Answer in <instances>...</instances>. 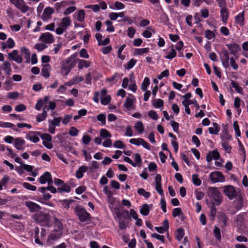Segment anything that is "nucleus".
Here are the masks:
<instances>
[{
    "label": "nucleus",
    "instance_id": "f257e3e1",
    "mask_svg": "<svg viewBox=\"0 0 248 248\" xmlns=\"http://www.w3.org/2000/svg\"><path fill=\"white\" fill-rule=\"evenodd\" d=\"M33 218L38 224L42 226L49 227L51 226V218L49 214L38 212L34 215Z\"/></svg>",
    "mask_w": 248,
    "mask_h": 248
},
{
    "label": "nucleus",
    "instance_id": "f03ea898",
    "mask_svg": "<svg viewBox=\"0 0 248 248\" xmlns=\"http://www.w3.org/2000/svg\"><path fill=\"white\" fill-rule=\"evenodd\" d=\"M75 212L81 222H87L91 221V215L82 206L79 205H77L75 208Z\"/></svg>",
    "mask_w": 248,
    "mask_h": 248
},
{
    "label": "nucleus",
    "instance_id": "7ed1b4c3",
    "mask_svg": "<svg viewBox=\"0 0 248 248\" xmlns=\"http://www.w3.org/2000/svg\"><path fill=\"white\" fill-rule=\"evenodd\" d=\"M75 56H71L62 62L61 73H63L65 76L67 75L71 69L74 67L76 64V62L74 61Z\"/></svg>",
    "mask_w": 248,
    "mask_h": 248
},
{
    "label": "nucleus",
    "instance_id": "20e7f679",
    "mask_svg": "<svg viewBox=\"0 0 248 248\" xmlns=\"http://www.w3.org/2000/svg\"><path fill=\"white\" fill-rule=\"evenodd\" d=\"M208 195L212 198L216 205H219L223 201L222 196L218 189L216 187H210L208 189Z\"/></svg>",
    "mask_w": 248,
    "mask_h": 248
},
{
    "label": "nucleus",
    "instance_id": "39448f33",
    "mask_svg": "<svg viewBox=\"0 0 248 248\" xmlns=\"http://www.w3.org/2000/svg\"><path fill=\"white\" fill-rule=\"evenodd\" d=\"M10 2L22 13H25L29 10L30 7L26 4L24 0H10Z\"/></svg>",
    "mask_w": 248,
    "mask_h": 248
},
{
    "label": "nucleus",
    "instance_id": "423d86ee",
    "mask_svg": "<svg viewBox=\"0 0 248 248\" xmlns=\"http://www.w3.org/2000/svg\"><path fill=\"white\" fill-rule=\"evenodd\" d=\"M224 193L230 200H232L236 197L237 193L232 186L228 185L225 186L223 190Z\"/></svg>",
    "mask_w": 248,
    "mask_h": 248
},
{
    "label": "nucleus",
    "instance_id": "0eeeda50",
    "mask_svg": "<svg viewBox=\"0 0 248 248\" xmlns=\"http://www.w3.org/2000/svg\"><path fill=\"white\" fill-rule=\"evenodd\" d=\"M209 177L211 181L214 183L223 182L224 181V176L222 173L219 171H214L211 172L210 174Z\"/></svg>",
    "mask_w": 248,
    "mask_h": 248
},
{
    "label": "nucleus",
    "instance_id": "6e6552de",
    "mask_svg": "<svg viewBox=\"0 0 248 248\" xmlns=\"http://www.w3.org/2000/svg\"><path fill=\"white\" fill-rule=\"evenodd\" d=\"M39 40L46 44H51L54 42L53 35L49 33H43L39 37Z\"/></svg>",
    "mask_w": 248,
    "mask_h": 248
},
{
    "label": "nucleus",
    "instance_id": "1a4fd4ad",
    "mask_svg": "<svg viewBox=\"0 0 248 248\" xmlns=\"http://www.w3.org/2000/svg\"><path fill=\"white\" fill-rule=\"evenodd\" d=\"M8 58L11 61H14L18 63H22L23 60L21 56L18 55L17 50H14L11 53L8 54Z\"/></svg>",
    "mask_w": 248,
    "mask_h": 248
},
{
    "label": "nucleus",
    "instance_id": "9d476101",
    "mask_svg": "<svg viewBox=\"0 0 248 248\" xmlns=\"http://www.w3.org/2000/svg\"><path fill=\"white\" fill-rule=\"evenodd\" d=\"M54 12V10L52 8L47 7L46 8L42 14L41 18L44 21H47L48 19L51 18V15Z\"/></svg>",
    "mask_w": 248,
    "mask_h": 248
},
{
    "label": "nucleus",
    "instance_id": "9b49d317",
    "mask_svg": "<svg viewBox=\"0 0 248 248\" xmlns=\"http://www.w3.org/2000/svg\"><path fill=\"white\" fill-rule=\"evenodd\" d=\"M25 205L28 207L31 212H37L41 209V207L40 205L31 201L25 202Z\"/></svg>",
    "mask_w": 248,
    "mask_h": 248
},
{
    "label": "nucleus",
    "instance_id": "f8f14e48",
    "mask_svg": "<svg viewBox=\"0 0 248 248\" xmlns=\"http://www.w3.org/2000/svg\"><path fill=\"white\" fill-rule=\"evenodd\" d=\"M222 53L223 54V56L221 58V62L223 66L225 68H227L229 67V53L226 50H223L222 51Z\"/></svg>",
    "mask_w": 248,
    "mask_h": 248
},
{
    "label": "nucleus",
    "instance_id": "ddd939ff",
    "mask_svg": "<svg viewBox=\"0 0 248 248\" xmlns=\"http://www.w3.org/2000/svg\"><path fill=\"white\" fill-rule=\"evenodd\" d=\"M49 99V96H44L43 99H39L35 106V108L37 110H40L43 105L45 104H46L47 101Z\"/></svg>",
    "mask_w": 248,
    "mask_h": 248
},
{
    "label": "nucleus",
    "instance_id": "4468645a",
    "mask_svg": "<svg viewBox=\"0 0 248 248\" xmlns=\"http://www.w3.org/2000/svg\"><path fill=\"white\" fill-rule=\"evenodd\" d=\"M163 226L161 227H155V230L160 233H164L165 231H167L169 230V223L168 219H165L164 220L163 223Z\"/></svg>",
    "mask_w": 248,
    "mask_h": 248
},
{
    "label": "nucleus",
    "instance_id": "2eb2a0df",
    "mask_svg": "<svg viewBox=\"0 0 248 248\" xmlns=\"http://www.w3.org/2000/svg\"><path fill=\"white\" fill-rule=\"evenodd\" d=\"M51 66L49 64H46L43 66L41 75L45 78H48L50 76V70Z\"/></svg>",
    "mask_w": 248,
    "mask_h": 248
},
{
    "label": "nucleus",
    "instance_id": "dca6fc26",
    "mask_svg": "<svg viewBox=\"0 0 248 248\" xmlns=\"http://www.w3.org/2000/svg\"><path fill=\"white\" fill-rule=\"evenodd\" d=\"M219 222L220 223L221 227L224 228L227 226V222L228 220V218L224 213L220 214L218 217Z\"/></svg>",
    "mask_w": 248,
    "mask_h": 248
},
{
    "label": "nucleus",
    "instance_id": "f3484780",
    "mask_svg": "<svg viewBox=\"0 0 248 248\" xmlns=\"http://www.w3.org/2000/svg\"><path fill=\"white\" fill-rule=\"evenodd\" d=\"M226 46L230 51L231 54L233 55H235L236 52L241 49L240 46L237 44H227Z\"/></svg>",
    "mask_w": 248,
    "mask_h": 248
},
{
    "label": "nucleus",
    "instance_id": "a211bd4d",
    "mask_svg": "<svg viewBox=\"0 0 248 248\" xmlns=\"http://www.w3.org/2000/svg\"><path fill=\"white\" fill-rule=\"evenodd\" d=\"M14 145L16 149L18 150L23 149V146L25 142V140L23 139L20 138H17L14 140Z\"/></svg>",
    "mask_w": 248,
    "mask_h": 248
},
{
    "label": "nucleus",
    "instance_id": "6ab92c4d",
    "mask_svg": "<svg viewBox=\"0 0 248 248\" xmlns=\"http://www.w3.org/2000/svg\"><path fill=\"white\" fill-rule=\"evenodd\" d=\"M220 15L223 22L226 24L229 17L228 10L226 7L221 8Z\"/></svg>",
    "mask_w": 248,
    "mask_h": 248
},
{
    "label": "nucleus",
    "instance_id": "aec40b11",
    "mask_svg": "<svg viewBox=\"0 0 248 248\" xmlns=\"http://www.w3.org/2000/svg\"><path fill=\"white\" fill-rule=\"evenodd\" d=\"M20 50L22 55L26 59V63H29L30 62V55L31 53L29 50L26 47L23 46L20 48Z\"/></svg>",
    "mask_w": 248,
    "mask_h": 248
},
{
    "label": "nucleus",
    "instance_id": "412c9836",
    "mask_svg": "<svg viewBox=\"0 0 248 248\" xmlns=\"http://www.w3.org/2000/svg\"><path fill=\"white\" fill-rule=\"evenodd\" d=\"M88 169V168L85 166H81L76 172V176L78 179H81L83 176V173Z\"/></svg>",
    "mask_w": 248,
    "mask_h": 248
},
{
    "label": "nucleus",
    "instance_id": "4be33fe9",
    "mask_svg": "<svg viewBox=\"0 0 248 248\" xmlns=\"http://www.w3.org/2000/svg\"><path fill=\"white\" fill-rule=\"evenodd\" d=\"M117 217L119 218L120 219L123 218L124 219H127L128 218H130V217L129 216V213L127 210H124L122 211H119L116 213Z\"/></svg>",
    "mask_w": 248,
    "mask_h": 248
},
{
    "label": "nucleus",
    "instance_id": "5701e85b",
    "mask_svg": "<svg viewBox=\"0 0 248 248\" xmlns=\"http://www.w3.org/2000/svg\"><path fill=\"white\" fill-rule=\"evenodd\" d=\"M194 104V106L197 109H199L200 106L196 100H184L182 101V104L185 108L189 107V105Z\"/></svg>",
    "mask_w": 248,
    "mask_h": 248
},
{
    "label": "nucleus",
    "instance_id": "b1692460",
    "mask_svg": "<svg viewBox=\"0 0 248 248\" xmlns=\"http://www.w3.org/2000/svg\"><path fill=\"white\" fill-rule=\"evenodd\" d=\"M57 189L58 192L62 193L64 192H69L70 191L71 188L69 185L64 183L60 186H59Z\"/></svg>",
    "mask_w": 248,
    "mask_h": 248
},
{
    "label": "nucleus",
    "instance_id": "393cba45",
    "mask_svg": "<svg viewBox=\"0 0 248 248\" xmlns=\"http://www.w3.org/2000/svg\"><path fill=\"white\" fill-rule=\"evenodd\" d=\"M235 21L237 24L241 26L244 25V11L239 14L235 17Z\"/></svg>",
    "mask_w": 248,
    "mask_h": 248
},
{
    "label": "nucleus",
    "instance_id": "a878e982",
    "mask_svg": "<svg viewBox=\"0 0 248 248\" xmlns=\"http://www.w3.org/2000/svg\"><path fill=\"white\" fill-rule=\"evenodd\" d=\"M45 108H46V106H44L42 113L37 115L36 117L37 122H41L46 119L47 117V111L45 110Z\"/></svg>",
    "mask_w": 248,
    "mask_h": 248
},
{
    "label": "nucleus",
    "instance_id": "bb28decb",
    "mask_svg": "<svg viewBox=\"0 0 248 248\" xmlns=\"http://www.w3.org/2000/svg\"><path fill=\"white\" fill-rule=\"evenodd\" d=\"M213 125L214 127H209L208 130L210 134L217 135L220 130V127L216 123H213Z\"/></svg>",
    "mask_w": 248,
    "mask_h": 248
},
{
    "label": "nucleus",
    "instance_id": "cd10ccee",
    "mask_svg": "<svg viewBox=\"0 0 248 248\" xmlns=\"http://www.w3.org/2000/svg\"><path fill=\"white\" fill-rule=\"evenodd\" d=\"M51 177V174L48 171L45 172L39 178V181L41 184H45L48 179Z\"/></svg>",
    "mask_w": 248,
    "mask_h": 248
},
{
    "label": "nucleus",
    "instance_id": "c85d7f7f",
    "mask_svg": "<svg viewBox=\"0 0 248 248\" xmlns=\"http://www.w3.org/2000/svg\"><path fill=\"white\" fill-rule=\"evenodd\" d=\"M216 204L215 202H212L210 207V220H214L217 213V208L216 207Z\"/></svg>",
    "mask_w": 248,
    "mask_h": 248
},
{
    "label": "nucleus",
    "instance_id": "c756f323",
    "mask_svg": "<svg viewBox=\"0 0 248 248\" xmlns=\"http://www.w3.org/2000/svg\"><path fill=\"white\" fill-rule=\"evenodd\" d=\"M0 127L11 128L15 131H18V129L16 128L15 125L11 123L2 122L0 121Z\"/></svg>",
    "mask_w": 248,
    "mask_h": 248
},
{
    "label": "nucleus",
    "instance_id": "7c9ffc66",
    "mask_svg": "<svg viewBox=\"0 0 248 248\" xmlns=\"http://www.w3.org/2000/svg\"><path fill=\"white\" fill-rule=\"evenodd\" d=\"M78 68L79 69H82L84 67L86 68L90 66V62L84 60H78Z\"/></svg>",
    "mask_w": 248,
    "mask_h": 248
},
{
    "label": "nucleus",
    "instance_id": "2f4dec72",
    "mask_svg": "<svg viewBox=\"0 0 248 248\" xmlns=\"http://www.w3.org/2000/svg\"><path fill=\"white\" fill-rule=\"evenodd\" d=\"M149 212V205L147 204H143L140 209V213L143 216H147Z\"/></svg>",
    "mask_w": 248,
    "mask_h": 248
},
{
    "label": "nucleus",
    "instance_id": "473e14b6",
    "mask_svg": "<svg viewBox=\"0 0 248 248\" xmlns=\"http://www.w3.org/2000/svg\"><path fill=\"white\" fill-rule=\"evenodd\" d=\"M176 232H177L175 237L178 241H181L182 240L185 234L184 230L183 228H181L178 229Z\"/></svg>",
    "mask_w": 248,
    "mask_h": 248
},
{
    "label": "nucleus",
    "instance_id": "72a5a7b5",
    "mask_svg": "<svg viewBox=\"0 0 248 248\" xmlns=\"http://www.w3.org/2000/svg\"><path fill=\"white\" fill-rule=\"evenodd\" d=\"M85 16V11L83 9L79 10L77 13V18L79 22H83Z\"/></svg>",
    "mask_w": 248,
    "mask_h": 248
},
{
    "label": "nucleus",
    "instance_id": "f704fd0d",
    "mask_svg": "<svg viewBox=\"0 0 248 248\" xmlns=\"http://www.w3.org/2000/svg\"><path fill=\"white\" fill-rule=\"evenodd\" d=\"M3 70L5 71V73L7 75H10L11 71V66L10 63L8 61L4 62L3 63Z\"/></svg>",
    "mask_w": 248,
    "mask_h": 248
},
{
    "label": "nucleus",
    "instance_id": "c9c22d12",
    "mask_svg": "<svg viewBox=\"0 0 248 248\" xmlns=\"http://www.w3.org/2000/svg\"><path fill=\"white\" fill-rule=\"evenodd\" d=\"M149 51V48H136L134 50V54L137 55H141L144 53H148Z\"/></svg>",
    "mask_w": 248,
    "mask_h": 248
},
{
    "label": "nucleus",
    "instance_id": "e433bc0d",
    "mask_svg": "<svg viewBox=\"0 0 248 248\" xmlns=\"http://www.w3.org/2000/svg\"><path fill=\"white\" fill-rule=\"evenodd\" d=\"M231 85H232V86L235 89L236 92H237L238 93H240L241 94L243 93V92H242L243 89L242 87H240L238 85V84L237 82H236L234 80H232Z\"/></svg>",
    "mask_w": 248,
    "mask_h": 248
},
{
    "label": "nucleus",
    "instance_id": "4c0bfd02",
    "mask_svg": "<svg viewBox=\"0 0 248 248\" xmlns=\"http://www.w3.org/2000/svg\"><path fill=\"white\" fill-rule=\"evenodd\" d=\"M135 128L139 133H141L144 131V126L143 124L140 121L137 122L135 125Z\"/></svg>",
    "mask_w": 248,
    "mask_h": 248
},
{
    "label": "nucleus",
    "instance_id": "58836bf2",
    "mask_svg": "<svg viewBox=\"0 0 248 248\" xmlns=\"http://www.w3.org/2000/svg\"><path fill=\"white\" fill-rule=\"evenodd\" d=\"M137 192L139 194L143 196L146 198H149L151 195L150 193L149 192L146 191L142 188H139L137 190Z\"/></svg>",
    "mask_w": 248,
    "mask_h": 248
},
{
    "label": "nucleus",
    "instance_id": "ea45409f",
    "mask_svg": "<svg viewBox=\"0 0 248 248\" xmlns=\"http://www.w3.org/2000/svg\"><path fill=\"white\" fill-rule=\"evenodd\" d=\"M149 84H150V79L149 78L146 77L144 78V81L141 84V90L143 91H146L147 87L149 85Z\"/></svg>",
    "mask_w": 248,
    "mask_h": 248
},
{
    "label": "nucleus",
    "instance_id": "a19ab883",
    "mask_svg": "<svg viewBox=\"0 0 248 248\" xmlns=\"http://www.w3.org/2000/svg\"><path fill=\"white\" fill-rule=\"evenodd\" d=\"M136 62V60L131 59L127 64L124 65V67L125 69H130L135 65Z\"/></svg>",
    "mask_w": 248,
    "mask_h": 248
},
{
    "label": "nucleus",
    "instance_id": "79ce46f5",
    "mask_svg": "<svg viewBox=\"0 0 248 248\" xmlns=\"http://www.w3.org/2000/svg\"><path fill=\"white\" fill-rule=\"evenodd\" d=\"M164 101L161 99H155L153 102V105L156 108L163 107Z\"/></svg>",
    "mask_w": 248,
    "mask_h": 248
},
{
    "label": "nucleus",
    "instance_id": "37998d69",
    "mask_svg": "<svg viewBox=\"0 0 248 248\" xmlns=\"http://www.w3.org/2000/svg\"><path fill=\"white\" fill-rule=\"evenodd\" d=\"M100 136L103 138H110L111 134L105 129H101L100 131Z\"/></svg>",
    "mask_w": 248,
    "mask_h": 248
},
{
    "label": "nucleus",
    "instance_id": "c03bdc74",
    "mask_svg": "<svg viewBox=\"0 0 248 248\" xmlns=\"http://www.w3.org/2000/svg\"><path fill=\"white\" fill-rule=\"evenodd\" d=\"M192 177L193 183L195 185L199 186L201 185L202 181L198 178V175L197 174L192 175Z\"/></svg>",
    "mask_w": 248,
    "mask_h": 248
},
{
    "label": "nucleus",
    "instance_id": "a18cd8bd",
    "mask_svg": "<svg viewBox=\"0 0 248 248\" xmlns=\"http://www.w3.org/2000/svg\"><path fill=\"white\" fill-rule=\"evenodd\" d=\"M70 23L71 20L69 17H65L62 18V26L65 27V29L70 25Z\"/></svg>",
    "mask_w": 248,
    "mask_h": 248
},
{
    "label": "nucleus",
    "instance_id": "49530a36",
    "mask_svg": "<svg viewBox=\"0 0 248 248\" xmlns=\"http://www.w3.org/2000/svg\"><path fill=\"white\" fill-rule=\"evenodd\" d=\"M61 120H62V118L59 117L55 118L53 121H50L49 122V123L53 126H59L60 125V124Z\"/></svg>",
    "mask_w": 248,
    "mask_h": 248
},
{
    "label": "nucleus",
    "instance_id": "de8ad7c7",
    "mask_svg": "<svg viewBox=\"0 0 248 248\" xmlns=\"http://www.w3.org/2000/svg\"><path fill=\"white\" fill-rule=\"evenodd\" d=\"M133 104V99L129 98V97H127L126 99L125 102L124 104V107H125L126 108L128 109L132 106Z\"/></svg>",
    "mask_w": 248,
    "mask_h": 248
},
{
    "label": "nucleus",
    "instance_id": "09e8293b",
    "mask_svg": "<svg viewBox=\"0 0 248 248\" xmlns=\"http://www.w3.org/2000/svg\"><path fill=\"white\" fill-rule=\"evenodd\" d=\"M106 24L108 26L107 31L108 32H113L115 30L114 27L112 26V23L110 20H107L105 22Z\"/></svg>",
    "mask_w": 248,
    "mask_h": 248
},
{
    "label": "nucleus",
    "instance_id": "8fccbe9b",
    "mask_svg": "<svg viewBox=\"0 0 248 248\" xmlns=\"http://www.w3.org/2000/svg\"><path fill=\"white\" fill-rule=\"evenodd\" d=\"M23 186L28 189V190H31V191H35L37 189L36 187L34 186H33L28 183H26V182H25L23 184Z\"/></svg>",
    "mask_w": 248,
    "mask_h": 248
},
{
    "label": "nucleus",
    "instance_id": "3c124183",
    "mask_svg": "<svg viewBox=\"0 0 248 248\" xmlns=\"http://www.w3.org/2000/svg\"><path fill=\"white\" fill-rule=\"evenodd\" d=\"M214 233L215 237L218 240H220L221 239V234L220 229L218 227L215 226L214 230Z\"/></svg>",
    "mask_w": 248,
    "mask_h": 248
},
{
    "label": "nucleus",
    "instance_id": "603ef678",
    "mask_svg": "<svg viewBox=\"0 0 248 248\" xmlns=\"http://www.w3.org/2000/svg\"><path fill=\"white\" fill-rule=\"evenodd\" d=\"M78 132V130L76 127L72 126L69 129L68 134L71 136H76Z\"/></svg>",
    "mask_w": 248,
    "mask_h": 248
},
{
    "label": "nucleus",
    "instance_id": "864d4df0",
    "mask_svg": "<svg viewBox=\"0 0 248 248\" xmlns=\"http://www.w3.org/2000/svg\"><path fill=\"white\" fill-rule=\"evenodd\" d=\"M53 220L55 225L59 229H62L63 225L61 220L57 218L56 217H54Z\"/></svg>",
    "mask_w": 248,
    "mask_h": 248
},
{
    "label": "nucleus",
    "instance_id": "5fc2aeb1",
    "mask_svg": "<svg viewBox=\"0 0 248 248\" xmlns=\"http://www.w3.org/2000/svg\"><path fill=\"white\" fill-rule=\"evenodd\" d=\"M233 127L235 130L236 135L238 137H240L241 136V132L239 129V126L238 124L237 121H235L233 122Z\"/></svg>",
    "mask_w": 248,
    "mask_h": 248
},
{
    "label": "nucleus",
    "instance_id": "6e6d98bb",
    "mask_svg": "<svg viewBox=\"0 0 248 248\" xmlns=\"http://www.w3.org/2000/svg\"><path fill=\"white\" fill-rule=\"evenodd\" d=\"M136 32V30L133 27H130L127 29V35L132 38L134 37Z\"/></svg>",
    "mask_w": 248,
    "mask_h": 248
},
{
    "label": "nucleus",
    "instance_id": "4d7b16f0",
    "mask_svg": "<svg viewBox=\"0 0 248 248\" xmlns=\"http://www.w3.org/2000/svg\"><path fill=\"white\" fill-rule=\"evenodd\" d=\"M222 146L227 153H230L231 152L232 147L226 141H224V140H223V141L222 143Z\"/></svg>",
    "mask_w": 248,
    "mask_h": 248
},
{
    "label": "nucleus",
    "instance_id": "13d9d810",
    "mask_svg": "<svg viewBox=\"0 0 248 248\" xmlns=\"http://www.w3.org/2000/svg\"><path fill=\"white\" fill-rule=\"evenodd\" d=\"M97 119L98 121L101 122L103 125L106 124V115L104 114H99L97 116Z\"/></svg>",
    "mask_w": 248,
    "mask_h": 248
},
{
    "label": "nucleus",
    "instance_id": "bf43d9fd",
    "mask_svg": "<svg viewBox=\"0 0 248 248\" xmlns=\"http://www.w3.org/2000/svg\"><path fill=\"white\" fill-rule=\"evenodd\" d=\"M205 35L206 38L208 39H211L215 37L214 33L209 30H207L205 31Z\"/></svg>",
    "mask_w": 248,
    "mask_h": 248
},
{
    "label": "nucleus",
    "instance_id": "052dcab7",
    "mask_svg": "<svg viewBox=\"0 0 248 248\" xmlns=\"http://www.w3.org/2000/svg\"><path fill=\"white\" fill-rule=\"evenodd\" d=\"M135 157V160L137 163V166L138 167H140L141 166V163L142 162V159L141 156L139 154H135L134 155Z\"/></svg>",
    "mask_w": 248,
    "mask_h": 248
},
{
    "label": "nucleus",
    "instance_id": "680f3d73",
    "mask_svg": "<svg viewBox=\"0 0 248 248\" xmlns=\"http://www.w3.org/2000/svg\"><path fill=\"white\" fill-rule=\"evenodd\" d=\"M46 47L47 46L44 44H36L34 46V48L37 49L38 51H41Z\"/></svg>",
    "mask_w": 248,
    "mask_h": 248
},
{
    "label": "nucleus",
    "instance_id": "e2e57ef3",
    "mask_svg": "<svg viewBox=\"0 0 248 248\" xmlns=\"http://www.w3.org/2000/svg\"><path fill=\"white\" fill-rule=\"evenodd\" d=\"M182 211L181 208H176L173 210L172 211V216L173 217H176L177 216H180L181 214H182Z\"/></svg>",
    "mask_w": 248,
    "mask_h": 248
},
{
    "label": "nucleus",
    "instance_id": "0e129e2a",
    "mask_svg": "<svg viewBox=\"0 0 248 248\" xmlns=\"http://www.w3.org/2000/svg\"><path fill=\"white\" fill-rule=\"evenodd\" d=\"M91 140H92V139H91V137L88 135H84L83 136L82 142H83V143L85 145L88 144L90 142Z\"/></svg>",
    "mask_w": 248,
    "mask_h": 248
},
{
    "label": "nucleus",
    "instance_id": "69168bd1",
    "mask_svg": "<svg viewBox=\"0 0 248 248\" xmlns=\"http://www.w3.org/2000/svg\"><path fill=\"white\" fill-rule=\"evenodd\" d=\"M169 76V70L166 69L164 71L162 72L160 75H158L157 78L158 79H161L164 77H167Z\"/></svg>",
    "mask_w": 248,
    "mask_h": 248
},
{
    "label": "nucleus",
    "instance_id": "338daca9",
    "mask_svg": "<svg viewBox=\"0 0 248 248\" xmlns=\"http://www.w3.org/2000/svg\"><path fill=\"white\" fill-rule=\"evenodd\" d=\"M27 138L34 143H37L39 141V138L35 134L33 135H29Z\"/></svg>",
    "mask_w": 248,
    "mask_h": 248
},
{
    "label": "nucleus",
    "instance_id": "774afa93",
    "mask_svg": "<svg viewBox=\"0 0 248 248\" xmlns=\"http://www.w3.org/2000/svg\"><path fill=\"white\" fill-rule=\"evenodd\" d=\"M6 43L7 45L8 48H12L15 46V43L11 38H9Z\"/></svg>",
    "mask_w": 248,
    "mask_h": 248
}]
</instances>
